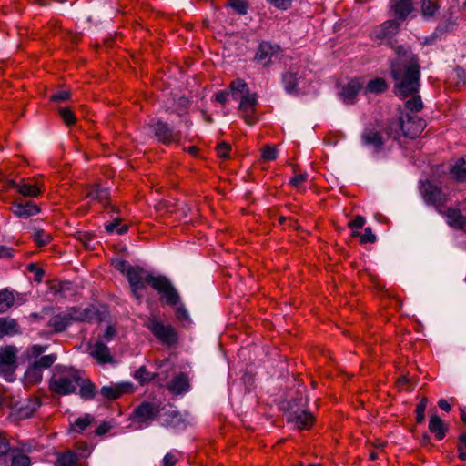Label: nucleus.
<instances>
[{
    "label": "nucleus",
    "mask_w": 466,
    "mask_h": 466,
    "mask_svg": "<svg viewBox=\"0 0 466 466\" xmlns=\"http://www.w3.org/2000/svg\"><path fill=\"white\" fill-rule=\"evenodd\" d=\"M396 58L390 66V75L394 81L395 94L400 98L411 97L406 102V107L411 112H419L423 103L418 92L420 89V65L419 57L410 47H394Z\"/></svg>",
    "instance_id": "f257e3e1"
},
{
    "label": "nucleus",
    "mask_w": 466,
    "mask_h": 466,
    "mask_svg": "<svg viewBox=\"0 0 466 466\" xmlns=\"http://www.w3.org/2000/svg\"><path fill=\"white\" fill-rule=\"evenodd\" d=\"M426 127V121L410 114H402L398 118L390 120L386 125L388 137L396 140L400 136L414 138L419 137Z\"/></svg>",
    "instance_id": "f03ea898"
},
{
    "label": "nucleus",
    "mask_w": 466,
    "mask_h": 466,
    "mask_svg": "<svg viewBox=\"0 0 466 466\" xmlns=\"http://www.w3.org/2000/svg\"><path fill=\"white\" fill-rule=\"evenodd\" d=\"M81 371L72 368H62L56 370L49 381V389L52 392L59 395H69L75 393Z\"/></svg>",
    "instance_id": "7ed1b4c3"
},
{
    "label": "nucleus",
    "mask_w": 466,
    "mask_h": 466,
    "mask_svg": "<svg viewBox=\"0 0 466 466\" xmlns=\"http://www.w3.org/2000/svg\"><path fill=\"white\" fill-rule=\"evenodd\" d=\"M145 327L163 344L174 346L177 343L178 336L176 329L170 324H165L156 316H150Z\"/></svg>",
    "instance_id": "20e7f679"
},
{
    "label": "nucleus",
    "mask_w": 466,
    "mask_h": 466,
    "mask_svg": "<svg viewBox=\"0 0 466 466\" xmlns=\"http://www.w3.org/2000/svg\"><path fill=\"white\" fill-rule=\"evenodd\" d=\"M157 276L152 275L145 268L139 266H133L127 272V279L129 283L132 297L140 303L143 298L141 290L146 289V285L152 286V279Z\"/></svg>",
    "instance_id": "39448f33"
},
{
    "label": "nucleus",
    "mask_w": 466,
    "mask_h": 466,
    "mask_svg": "<svg viewBox=\"0 0 466 466\" xmlns=\"http://www.w3.org/2000/svg\"><path fill=\"white\" fill-rule=\"evenodd\" d=\"M420 194L427 205L434 206L439 213H442L446 195L443 193L441 187L427 180L420 186Z\"/></svg>",
    "instance_id": "423d86ee"
},
{
    "label": "nucleus",
    "mask_w": 466,
    "mask_h": 466,
    "mask_svg": "<svg viewBox=\"0 0 466 466\" xmlns=\"http://www.w3.org/2000/svg\"><path fill=\"white\" fill-rule=\"evenodd\" d=\"M151 288L162 295L168 306H176L180 300V296L171 281L163 275H158L152 279Z\"/></svg>",
    "instance_id": "0eeeda50"
},
{
    "label": "nucleus",
    "mask_w": 466,
    "mask_h": 466,
    "mask_svg": "<svg viewBox=\"0 0 466 466\" xmlns=\"http://www.w3.org/2000/svg\"><path fill=\"white\" fill-rule=\"evenodd\" d=\"M148 127L157 141L165 145L178 142L180 139V132L175 131L167 123L162 120H153L148 124Z\"/></svg>",
    "instance_id": "6e6552de"
},
{
    "label": "nucleus",
    "mask_w": 466,
    "mask_h": 466,
    "mask_svg": "<svg viewBox=\"0 0 466 466\" xmlns=\"http://www.w3.org/2000/svg\"><path fill=\"white\" fill-rule=\"evenodd\" d=\"M400 23L391 19L375 26L370 33V37L379 44L390 42L400 31Z\"/></svg>",
    "instance_id": "1a4fd4ad"
},
{
    "label": "nucleus",
    "mask_w": 466,
    "mask_h": 466,
    "mask_svg": "<svg viewBox=\"0 0 466 466\" xmlns=\"http://www.w3.org/2000/svg\"><path fill=\"white\" fill-rule=\"evenodd\" d=\"M388 136L386 134V128L383 132L375 128H365L361 134V142L363 146L370 148L374 153H380L382 151Z\"/></svg>",
    "instance_id": "9d476101"
},
{
    "label": "nucleus",
    "mask_w": 466,
    "mask_h": 466,
    "mask_svg": "<svg viewBox=\"0 0 466 466\" xmlns=\"http://www.w3.org/2000/svg\"><path fill=\"white\" fill-rule=\"evenodd\" d=\"M281 52L282 49L279 45L268 41H262L255 54V60L266 66H268L274 58L278 59Z\"/></svg>",
    "instance_id": "9b49d317"
},
{
    "label": "nucleus",
    "mask_w": 466,
    "mask_h": 466,
    "mask_svg": "<svg viewBox=\"0 0 466 466\" xmlns=\"http://www.w3.org/2000/svg\"><path fill=\"white\" fill-rule=\"evenodd\" d=\"M161 411L160 402H142L135 410V415L139 422L154 420Z\"/></svg>",
    "instance_id": "f8f14e48"
},
{
    "label": "nucleus",
    "mask_w": 466,
    "mask_h": 466,
    "mask_svg": "<svg viewBox=\"0 0 466 466\" xmlns=\"http://www.w3.org/2000/svg\"><path fill=\"white\" fill-rule=\"evenodd\" d=\"M10 209L16 217L25 219L40 212V208L36 204L32 201L24 202L21 199L15 200Z\"/></svg>",
    "instance_id": "ddd939ff"
},
{
    "label": "nucleus",
    "mask_w": 466,
    "mask_h": 466,
    "mask_svg": "<svg viewBox=\"0 0 466 466\" xmlns=\"http://www.w3.org/2000/svg\"><path fill=\"white\" fill-rule=\"evenodd\" d=\"M362 86L363 85L359 79H351L341 87V90L339 93L340 99L345 104H354L359 92L362 89Z\"/></svg>",
    "instance_id": "4468645a"
},
{
    "label": "nucleus",
    "mask_w": 466,
    "mask_h": 466,
    "mask_svg": "<svg viewBox=\"0 0 466 466\" xmlns=\"http://www.w3.org/2000/svg\"><path fill=\"white\" fill-rule=\"evenodd\" d=\"M16 355L17 349L15 346L0 347V371L14 370L17 359Z\"/></svg>",
    "instance_id": "2eb2a0df"
},
{
    "label": "nucleus",
    "mask_w": 466,
    "mask_h": 466,
    "mask_svg": "<svg viewBox=\"0 0 466 466\" xmlns=\"http://www.w3.org/2000/svg\"><path fill=\"white\" fill-rule=\"evenodd\" d=\"M314 421V418L310 412L306 410H297L289 412L287 415V422L291 423L299 430L309 428Z\"/></svg>",
    "instance_id": "dca6fc26"
},
{
    "label": "nucleus",
    "mask_w": 466,
    "mask_h": 466,
    "mask_svg": "<svg viewBox=\"0 0 466 466\" xmlns=\"http://www.w3.org/2000/svg\"><path fill=\"white\" fill-rule=\"evenodd\" d=\"M131 390L132 385L130 383L111 384L103 386L99 391V395L103 399L116 400L124 393L130 392Z\"/></svg>",
    "instance_id": "f3484780"
},
{
    "label": "nucleus",
    "mask_w": 466,
    "mask_h": 466,
    "mask_svg": "<svg viewBox=\"0 0 466 466\" xmlns=\"http://www.w3.org/2000/svg\"><path fill=\"white\" fill-rule=\"evenodd\" d=\"M71 324L73 322H84L93 319L95 312L92 308L71 307L65 310Z\"/></svg>",
    "instance_id": "a211bd4d"
},
{
    "label": "nucleus",
    "mask_w": 466,
    "mask_h": 466,
    "mask_svg": "<svg viewBox=\"0 0 466 466\" xmlns=\"http://www.w3.org/2000/svg\"><path fill=\"white\" fill-rule=\"evenodd\" d=\"M447 219V224L458 230L466 229V218L458 208H449L441 213Z\"/></svg>",
    "instance_id": "6ab92c4d"
},
{
    "label": "nucleus",
    "mask_w": 466,
    "mask_h": 466,
    "mask_svg": "<svg viewBox=\"0 0 466 466\" xmlns=\"http://www.w3.org/2000/svg\"><path fill=\"white\" fill-rule=\"evenodd\" d=\"M189 388L188 377L183 372L176 375L167 384L168 390L177 395L188 391Z\"/></svg>",
    "instance_id": "aec40b11"
},
{
    "label": "nucleus",
    "mask_w": 466,
    "mask_h": 466,
    "mask_svg": "<svg viewBox=\"0 0 466 466\" xmlns=\"http://www.w3.org/2000/svg\"><path fill=\"white\" fill-rule=\"evenodd\" d=\"M301 78L299 68L292 66L289 71L283 75L284 88L288 93H293L298 90L299 81Z\"/></svg>",
    "instance_id": "412c9836"
},
{
    "label": "nucleus",
    "mask_w": 466,
    "mask_h": 466,
    "mask_svg": "<svg viewBox=\"0 0 466 466\" xmlns=\"http://www.w3.org/2000/svg\"><path fill=\"white\" fill-rule=\"evenodd\" d=\"M390 7L400 20H405L413 10V0H390Z\"/></svg>",
    "instance_id": "4be33fe9"
},
{
    "label": "nucleus",
    "mask_w": 466,
    "mask_h": 466,
    "mask_svg": "<svg viewBox=\"0 0 466 466\" xmlns=\"http://www.w3.org/2000/svg\"><path fill=\"white\" fill-rule=\"evenodd\" d=\"M79 396L84 400H91L97 396L96 385L89 380L80 377L79 383Z\"/></svg>",
    "instance_id": "5701e85b"
},
{
    "label": "nucleus",
    "mask_w": 466,
    "mask_h": 466,
    "mask_svg": "<svg viewBox=\"0 0 466 466\" xmlns=\"http://www.w3.org/2000/svg\"><path fill=\"white\" fill-rule=\"evenodd\" d=\"M429 430L437 440H442L449 431V425L445 424L438 415H431L429 421Z\"/></svg>",
    "instance_id": "b1692460"
},
{
    "label": "nucleus",
    "mask_w": 466,
    "mask_h": 466,
    "mask_svg": "<svg viewBox=\"0 0 466 466\" xmlns=\"http://www.w3.org/2000/svg\"><path fill=\"white\" fill-rule=\"evenodd\" d=\"M90 355L99 363L105 364L112 361L108 347L102 341H96L91 349Z\"/></svg>",
    "instance_id": "393cba45"
},
{
    "label": "nucleus",
    "mask_w": 466,
    "mask_h": 466,
    "mask_svg": "<svg viewBox=\"0 0 466 466\" xmlns=\"http://www.w3.org/2000/svg\"><path fill=\"white\" fill-rule=\"evenodd\" d=\"M71 325L69 319L67 318L65 311H62L55 316H53L49 321L47 326L53 329L54 332L59 333L65 331L67 327Z\"/></svg>",
    "instance_id": "a878e982"
},
{
    "label": "nucleus",
    "mask_w": 466,
    "mask_h": 466,
    "mask_svg": "<svg viewBox=\"0 0 466 466\" xmlns=\"http://www.w3.org/2000/svg\"><path fill=\"white\" fill-rule=\"evenodd\" d=\"M19 326L15 319H0V339L19 333Z\"/></svg>",
    "instance_id": "bb28decb"
},
{
    "label": "nucleus",
    "mask_w": 466,
    "mask_h": 466,
    "mask_svg": "<svg viewBox=\"0 0 466 466\" xmlns=\"http://www.w3.org/2000/svg\"><path fill=\"white\" fill-rule=\"evenodd\" d=\"M79 457L74 451H66L58 453L56 456V466H77Z\"/></svg>",
    "instance_id": "cd10ccee"
},
{
    "label": "nucleus",
    "mask_w": 466,
    "mask_h": 466,
    "mask_svg": "<svg viewBox=\"0 0 466 466\" xmlns=\"http://www.w3.org/2000/svg\"><path fill=\"white\" fill-rule=\"evenodd\" d=\"M41 406V400L38 398L30 399L26 404L18 409V417L20 419L30 418Z\"/></svg>",
    "instance_id": "c85d7f7f"
},
{
    "label": "nucleus",
    "mask_w": 466,
    "mask_h": 466,
    "mask_svg": "<svg viewBox=\"0 0 466 466\" xmlns=\"http://www.w3.org/2000/svg\"><path fill=\"white\" fill-rule=\"evenodd\" d=\"M230 91L233 99L238 100L240 96L249 94L248 84L240 78H237L230 83Z\"/></svg>",
    "instance_id": "c756f323"
},
{
    "label": "nucleus",
    "mask_w": 466,
    "mask_h": 466,
    "mask_svg": "<svg viewBox=\"0 0 466 466\" xmlns=\"http://www.w3.org/2000/svg\"><path fill=\"white\" fill-rule=\"evenodd\" d=\"M238 99H240V103L238 106V110L243 112H250L254 113L256 106L258 104V98L257 94H248L244 96H240Z\"/></svg>",
    "instance_id": "7c9ffc66"
},
{
    "label": "nucleus",
    "mask_w": 466,
    "mask_h": 466,
    "mask_svg": "<svg viewBox=\"0 0 466 466\" xmlns=\"http://www.w3.org/2000/svg\"><path fill=\"white\" fill-rule=\"evenodd\" d=\"M109 196L108 190L98 184H94L88 188L87 198L104 203Z\"/></svg>",
    "instance_id": "2f4dec72"
},
{
    "label": "nucleus",
    "mask_w": 466,
    "mask_h": 466,
    "mask_svg": "<svg viewBox=\"0 0 466 466\" xmlns=\"http://www.w3.org/2000/svg\"><path fill=\"white\" fill-rule=\"evenodd\" d=\"M388 89V84L385 79L381 77H376L371 79L367 84L364 92L366 94H380Z\"/></svg>",
    "instance_id": "473e14b6"
},
{
    "label": "nucleus",
    "mask_w": 466,
    "mask_h": 466,
    "mask_svg": "<svg viewBox=\"0 0 466 466\" xmlns=\"http://www.w3.org/2000/svg\"><path fill=\"white\" fill-rule=\"evenodd\" d=\"M9 459L10 465L9 466H30L31 461L30 458L25 454H22L19 451L11 450L10 449Z\"/></svg>",
    "instance_id": "72a5a7b5"
},
{
    "label": "nucleus",
    "mask_w": 466,
    "mask_h": 466,
    "mask_svg": "<svg viewBox=\"0 0 466 466\" xmlns=\"http://www.w3.org/2000/svg\"><path fill=\"white\" fill-rule=\"evenodd\" d=\"M17 191L25 197L36 198L41 194V189L36 184L19 183Z\"/></svg>",
    "instance_id": "f704fd0d"
},
{
    "label": "nucleus",
    "mask_w": 466,
    "mask_h": 466,
    "mask_svg": "<svg viewBox=\"0 0 466 466\" xmlns=\"http://www.w3.org/2000/svg\"><path fill=\"white\" fill-rule=\"evenodd\" d=\"M453 177L459 182H466V160L460 158L451 169Z\"/></svg>",
    "instance_id": "c9c22d12"
},
{
    "label": "nucleus",
    "mask_w": 466,
    "mask_h": 466,
    "mask_svg": "<svg viewBox=\"0 0 466 466\" xmlns=\"http://www.w3.org/2000/svg\"><path fill=\"white\" fill-rule=\"evenodd\" d=\"M42 378V370L36 367L34 363L26 370L25 373V379L30 384H36L40 382Z\"/></svg>",
    "instance_id": "e433bc0d"
},
{
    "label": "nucleus",
    "mask_w": 466,
    "mask_h": 466,
    "mask_svg": "<svg viewBox=\"0 0 466 466\" xmlns=\"http://www.w3.org/2000/svg\"><path fill=\"white\" fill-rule=\"evenodd\" d=\"M15 302V297L6 289L0 290V313L5 312Z\"/></svg>",
    "instance_id": "4c0bfd02"
},
{
    "label": "nucleus",
    "mask_w": 466,
    "mask_h": 466,
    "mask_svg": "<svg viewBox=\"0 0 466 466\" xmlns=\"http://www.w3.org/2000/svg\"><path fill=\"white\" fill-rule=\"evenodd\" d=\"M439 8L436 0H421V14L424 17H432Z\"/></svg>",
    "instance_id": "58836bf2"
},
{
    "label": "nucleus",
    "mask_w": 466,
    "mask_h": 466,
    "mask_svg": "<svg viewBox=\"0 0 466 466\" xmlns=\"http://www.w3.org/2000/svg\"><path fill=\"white\" fill-rule=\"evenodd\" d=\"M32 239L38 247H44L51 241L52 236L43 229H36L32 235Z\"/></svg>",
    "instance_id": "ea45409f"
},
{
    "label": "nucleus",
    "mask_w": 466,
    "mask_h": 466,
    "mask_svg": "<svg viewBox=\"0 0 466 466\" xmlns=\"http://www.w3.org/2000/svg\"><path fill=\"white\" fill-rule=\"evenodd\" d=\"M57 356L56 354H48L44 355L35 360L33 363L38 367L40 370L48 369L50 368L54 362L56 360Z\"/></svg>",
    "instance_id": "a19ab883"
},
{
    "label": "nucleus",
    "mask_w": 466,
    "mask_h": 466,
    "mask_svg": "<svg viewBox=\"0 0 466 466\" xmlns=\"http://www.w3.org/2000/svg\"><path fill=\"white\" fill-rule=\"evenodd\" d=\"M93 420L94 418L90 414H86L84 417L78 418L75 420L74 424L72 425L73 430L76 432H81L86 430Z\"/></svg>",
    "instance_id": "79ce46f5"
},
{
    "label": "nucleus",
    "mask_w": 466,
    "mask_h": 466,
    "mask_svg": "<svg viewBox=\"0 0 466 466\" xmlns=\"http://www.w3.org/2000/svg\"><path fill=\"white\" fill-rule=\"evenodd\" d=\"M227 5L238 15H246L248 13V5L246 0H228Z\"/></svg>",
    "instance_id": "37998d69"
},
{
    "label": "nucleus",
    "mask_w": 466,
    "mask_h": 466,
    "mask_svg": "<svg viewBox=\"0 0 466 466\" xmlns=\"http://www.w3.org/2000/svg\"><path fill=\"white\" fill-rule=\"evenodd\" d=\"M120 222H121L120 218H116V219H114V221L106 224L105 228H106V232L112 233L116 230L117 232V234H119V235H122V234H125L126 232H127V229H128L127 226V225L120 226Z\"/></svg>",
    "instance_id": "c03bdc74"
},
{
    "label": "nucleus",
    "mask_w": 466,
    "mask_h": 466,
    "mask_svg": "<svg viewBox=\"0 0 466 466\" xmlns=\"http://www.w3.org/2000/svg\"><path fill=\"white\" fill-rule=\"evenodd\" d=\"M134 377L141 384H145L146 382H148L153 379V375L147 371L146 366H141L138 370H137L134 374Z\"/></svg>",
    "instance_id": "a18cd8bd"
},
{
    "label": "nucleus",
    "mask_w": 466,
    "mask_h": 466,
    "mask_svg": "<svg viewBox=\"0 0 466 466\" xmlns=\"http://www.w3.org/2000/svg\"><path fill=\"white\" fill-rule=\"evenodd\" d=\"M428 404V399L426 397L422 398L420 403L417 405L415 412H416V421L417 423H422L425 419V410Z\"/></svg>",
    "instance_id": "49530a36"
},
{
    "label": "nucleus",
    "mask_w": 466,
    "mask_h": 466,
    "mask_svg": "<svg viewBox=\"0 0 466 466\" xmlns=\"http://www.w3.org/2000/svg\"><path fill=\"white\" fill-rule=\"evenodd\" d=\"M46 350L47 346L35 344L27 349L26 354L29 359L37 360Z\"/></svg>",
    "instance_id": "de8ad7c7"
},
{
    "label": "nucleus",
    "mask_w": 466,
    "mask_h": 466,
    "mask_svg": "<svg viewBox=\"0 0 466 466\" xmlns=\"http://www.w3.org/2000/svg\"><path fill=\"white\" fill-rule=\"evenodd\" d=\"M59 114L66 125L71 126L76 123V116L70 108L62 107L59 109Z\"/></svg>",
    "instance_id": "09e8293b"
},
{
    "label": "nucleus",
    "mask_w": 466,
    "mask_h": 466,
    "mask_svg": "<svg viewBox=\"0 0 466 466\" xmlns=\"http://www.w3.org/2000/svg\"><path fill=\"white\" fill-rule=\"evenodd\" d=\"M231 146L227 142H221L216 147L217 154L221 158H228Z\"/></svg>",
    "instance_id": "8fccbe9b"
},
{
    "label": "nucleus",
    "mask_w": 466,
    "mask_h": 466,
    "mask_svg": "<svg viewBox=\"0 0 466 466\" xmlns=\"http://www.w3.org/2000/svg\"><path fill=\"white\" fill-rule=\"evenodd\" d=\"M262 157L264 160L271 161L277 158V148L273 146H267L262 150Z\"/></svg>",
    "instance_id": "3c124183"
},
{
    "label": "nucleus",
    "mask_w": 466,
    "mask_h": 466,
    "mask_svg": "<svg viewBox=\"0 0 466 466\" xmlns=\"http://www.w3.org/2000/svg\"><path fill=\"white\" fill-rule=\"evenodd\" d=\"M114 266L116 268V269H117L118 271H120L122 274H124L126 277L127 275V272L129 271V269L132 268L133 266H131L127 261L126 260H123V259H120V260H116L115 263H114Z\"/></svg>",
    "instance_id": "603ef678"
},
{
    "label": "nucleus",
    "mask_w": 466,
    "mask_h": 466,
    "mask_svg": "<svg viewBox=\"0 0 466 466\" xmlns=\"http://www.w3.org/2000/svg\"><path fill=\"white\" fill-rule=\"evenodd\" d=\"M361 243H374L376 241V236L373 234L370 228H366L364 233L360 236Z\"/></svg>",
    "instance_id": "864d4df0"
},
{
    "label": "nucleus",
    "mask_w": 466,
    "mask_h": 466,
    "mask_svg": "<svg viewBox=\"0 0 466 466\" xmlns=\"http://www.w3.org/2000/svg\"><path fill=\"white\" fill-rule=\"evenodd\" d=\"M69 97H70V92H68L66 90H60V91H57L56 93L53 94L50 96V100L53 102H62V101L67 100Z\"/></svg>",
    "instance_id": "5fc2aeb1"
},
{
    "label": "nucleus",
    "mask_w": 466,
    "mask_h": 466,
    "mask_svg": "<svg viewBox=\"0 0 466 466\" xmlns=\"http://www.w3.org/2000/svg\"><path fill=\"white\" fill-rule=\"evenodd\" d=\"M308 178V175L299 174L290 178L289 183L292 187L299 188Z\"/></svg>",
    "instance_id": "6e6d98bb"
},
{
    "label": "nucleus",
    "mask_w": 466,
    "mask_h": 466,
    "mask_svg": "<svg viewBox=\"0 0 466 466\" xmlns=\"http://www.w3.org/2000/svg\"><path fill=\"white\" fill-rule=\"evenodd\" d=\"M279 9L287 10L291 6L292 0H267Z\"/></svg>",
    "instance_id": "4d7b16f0"
},
{
    "label": "nucleus",
    "mask_w": 466,
    "mask_h": 466,
    "mask_svg": "<svg viewBox=\"0 0 466 466\" xmlns=\"http://www.w3.org/2000/svg\"><path fill=\"white\" fill-rule=\"evenodd\" d=\"M365 218L362 216H356L352 220H350L348 226L350 228H361L365 224Z\"/></svg>",
    "instance_id": "13d9d810"
},
{
    "label": "nucleus",
    "mask_w": 466,
    "mask_h": 466,
    "mask_svg": "<svg viewBox=\"0 0 466 466\" xmlns=\"http://www.w3.org/2000/svg\"><path fill=\"white\" fill-rule=\"evenodd\" d=\"M9 451L10 446L6 437L0 434V456L7 454Z\"/></svg>",
    "instance_id": "bf43d9fd"
},
{
    "label": "nucleus",
    "mask_w": 466,
    "mask_h": 466,
    "mask_svg": "<svg viewBox=\"0 0 466 466\" xmlns=\"http://www.w3.org/2000/svg\"><path fill=\"white\" fill-rule=\"evenodd\" d=\"M177 461V459L176 455L173 454L172 452H167L163 458L162 466H174Z\"/></svg>",
    "instance_id": "052dcab7"
},
{
    "label": "nucleus",
    "mask_w": 466,
    "mask_h": 466,
    "mask_svg": "<svg viewBox=\"0 0 466 466\" xmlns=\"http://www.w3.org/2000/svg\"><path fill=\"white\" fill-rule=\"evenodd\" d=\"M176 317L179 320H188L189 315L184 306H179L176 309Z\"/></svg>",
    "instance_id": "680f3d73"
},
{
    "label": "nucleus",
    "mask_w": 466,
    "mask_h": 466,
    "mask_svg": "<svg viewBox=\"0 0 466 466\" xmlns=\"http://www.w3.org/2000/svg\"><path fill=\"white\" fill-rule=\"evenodd\" d=\"M112 428L111 424L107 421H103L96 430V434L102 436L107 433Z\"/></svg>",
    "instance_id": "e2e57ef3"
},
{
    "label": "nucleus",
    "mask_w": 466,
    "mask_h": 466,
    "mask_svg": "<svg viewBox=\"0 0 466 466\" xmlns=\"http://www.w3.org/2000/svg\"><path fill=\"white\" fill-rule=\"evenodd\" d=\"M77 450H78L77 455H78L79 459L80 458H86L90 454V451H89L86 443H85V442H82V443L78 444L77 445Z\"/></svg>",
    "instance_id": "0e129e2a"
},
{
    "label": "nucleus",
    "mask_w": 466,
    "mask_h": 466,
    "mask_svg": "<svg viewBox=\"0 0 466 466\" xmlns=\"http://www.w3.org/2000/svg\"><path fill=\"white\" fill-rule=\"evenodd\" d=\"M229 93L225 90H221L215 95L216 101L220 103L221 105H225L228 101V96Z\"/></svg>",
    "instance_id": "69168bd1"
},
{
    "label": "nucleus",
    "mask_w": 466,
    "mask_h": 466,
    "mask_svg": "<svg viewBox=\"0 0 466 466\" xmlns=\"http://www.w3.org/2000/svg\"><path fill=\"white\" fill-rule=\"evenodd\" d=\"M14 249L6 246H0V258H9L13 257Z\"/></svg>",
    "instance_id": "338daca9"
},
{
    "label": "nucleus",
    "mask_w": 466,
    "mask_h": 466,
    "mask_svg": "<svg viewBox=\"0 0 466 466\" xmlns=\"http://www.w3.org/2000/svg\"><path fill=\"white\" fill-rule=\"evenodd\" d=\"M116 335V329L112 326H108L103 334V339L106 342L110 341Z\"/></svg>",
    "instance_id": "774afa93"
}]
</instances>
